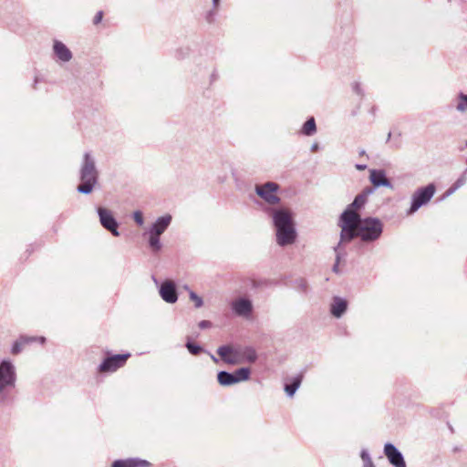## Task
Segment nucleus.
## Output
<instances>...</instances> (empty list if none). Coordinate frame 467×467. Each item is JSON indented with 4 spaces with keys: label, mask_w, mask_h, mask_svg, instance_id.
<instances>
[{
    "label": "nucleus",
    "mask_w": 467,
    "mask_h": 467,
    "mask_svg": "<svg viewBox=\"0 0 467 467\" xmlns=\"http://www.w3.org/2000/svg\"><path fill=\"white\" fill-rule=\"evenodd\" d=\"M466 146H467V140H466Z\"/></svg>",
    "instance_id": "49"
},
{
    "label": "nucleus",
    "mask_w": 467,
    "mask_h": 467,
    "mask_svg": "<svg viewBox=\"0 0 467 467\" xmlns=\"http://www.w3.org/2000/svg\"><path fill=\"white\" fill-rule=\"evenodd\" d=\"M21 339L23 340L25 345H30L33 343H39L41 345H44L46 343V337H33V336H20Z\"/></svg>",
    "instance_id": "26"
},
{
    "label": "nucleus",
    "mask_w": 467,
    "mask_h": 467,
    "mask_svg": "<svg viewBox=\"0 0 467 467\" xmlns=\"http://www.w3.org/2000/svg\"><path fill=\"white\" fill-rule=\"evenodd\" d=\"M217 380L222 386H231L235 384L234 375L231 372L225 370L218 372Z\"/></svg>",
    "instance_id": "21"
},
{
    "label": "nucleus",
    "mask_w": 467,
    "mask_h": 467,
    "mask_svg": "<svg viewBox=\"0 0 467 467\" xmlns=\"http://www.w3.org/2000/svg\"><path fill=\"white\" fill-rule=\"evenodd\" d=\"M278 190L279 185L274 182L257 184L254 189L256 194L270 205H275L280 202L281 199L276 194Z\"/></svg>",
    "instance_id": "7"
},
{
    "label": "nucleus",
    "mask_w": 467,
    "mask_h": 467,
    "mask_svg": "<svg viewBox=\"0 0 467 467\" xmlns=\"http://www.w3.org/2000/svg\"><path fill=\"white\" fill-rule=\"evenodd\" d=\"M133 219L136 223L140 226H142L144 223L143 214L140 211H136L133 213Z\"/></svg>",
    "instance_id": "33"
},
{
    "label": "nucleus",
    "mask_w": 467,
    "mask_h": 467,
    "mask_svg": "<svg viewBox=\"0 0 467 467\" xmlns=\"http://www.w3.org/2000/svg\"><path fill=\"white\" fill-rule=\"evenodd\" d=\"M465 182V178L463 176L460 177L456 182L455 183L453 184V186L456 187V189H458L459 187H461L462 185H463Z\"/></svg>",
    "instance_id": "37"
},
{
    "label": "nucleus",
    "mask_w": 467,
    "mask_h": 467,
    "mask_svg": "<svg viewBox=\"0 0 467 467\" xmlns=\"http://www.w3.org/2000/svg\"><path fill=\"white\" fill-rule=\"evenodd\" d=\"M265 212L272 218L275 228L295 225L293 215L290 211L285 208H268Z\"/></svg>",
    "instance_id": "10"
},
{
    "label": "nucleus",
    "mask_w": 467,
    "mask_h": 467,
    "mask_svg": "<svg viewBox=\"0 0 467 467\" xmlns=\"http://www.w3.org/2000/svg\"><path fill=\"white\" fill-rule=\"evenodd\" d=\"M384 454L392 466L407 467L403 454L394 444L387 442L384 445Z\"/></svg>",
    "instance_id": "13"
},
{
    "label": "nucleus",
    "mask_w": 467,
    "mask_h": 467,
    "mask_svg": "<svg viewBox=\"0 0 467 467\" xmlns=\"http://www.w3.org/2000/svg\"><path fill=\"white\" fill-rule=\"evenodd\" d=\"M338 249H339L338 247H334L335 264H334V265L332 267V271L335 274H339L340 273V270H339L340 262L342 260H345V258L347 256V252L346 251H341V250H338Z\"/></svg>",
    "instance_id": "24"
},
{
    "label": "nucleus",
    "mask_w": 467,
    "mask_h": 467,
    "mask_svg": "<svg viewBox=\"0 0 467 467\" xmlns=\"http://www.w3.org/2000/svg\"><path fill=\"white\" fill-rule=\"evenodd\" d=\"M456 191V187L455 186H451L450 187L447 192H446V195L449 196L451 195V193H453L454 192Z\"/></svg>",
    "instance_id": "39"
},
{
    "label": "nucleus",
    "mask_w": 467,
    "mask_h": 467,
    "mask_svg": "<svg viewBox=\"0 0 467 467\" xmlns=\"http://www.w3.org/2000/svg\"><path fill=\"white\" fill-rule=\"evenodd\" d=\"M80 183L77 187V191L82 194H89L99 181V171L96 167V161L89 152L83 155L82 163L79 170Z\"/></svg>",
    "instance_id": "2"
},
{
    "label": "nucleus",
    "mask_w": 467,
    "mask_h": 467,
    "mask_svg": "<svg viewBox=\"0 0 467 467\" xmlns=\"http://www.w3.org/2000/svg\"><path fill=\"white\" fill-rule=\"evenodd\" d=\"M435 192L436 186L434 183L418 188L411 195L410 206L406 213L407 215L414 214L420 207L426 205L434 196Z\"/></svg>",
    "instance_id": "5"
},
{
    "label": "nucleus",
    "mask_w": 467,
    "mask_h": 467,
    "mask_svg": "<svg viewBox=\"0 0 467 467\" xmlns=\"http://www.w3.org/2000/svg\"><path fill=\"white\" fill-rule=\"evenodd\" d=\"M275 229L276 244L285 247L294 244L297 237L296 225L277 227Z\"/></svg>",
    "instance_id": "11"
},
{
    "label": "nucleus",
    "mask_w": 467,
    "mask_h": 467,
    "mask_svg": "<svg viewBox=\"0 0 467 467\" xmlns=\"http://www.w3.org/2000/svg\"><path fill=\"white\" fill-rule=\"evenodd\" d=\"M374 193V189L368 186L364 188L347 206L339 216L338 226L340 227V239L335 247L338 250L346 251L345 243H350L355 238H359L357 223L359 220L358 211L362 209L368 202V197Z\"/></svg>",
    "instance_id": "1"
},
{
    "label": "nucleus",
    "mask_w": 467,
    "mask_h": 467,
    "mask_svg": "<svg viewBox=\"0 0 467 467\" xmlns=\"http://www.w3.org/2000/svg\"><path fill=\"white\" fill-rule=\"evenodd\" d=\"M456 109L460 112L467 111V94L460 92L458 94V103Z\"/></svg>",
    "instance_id": "28"
},
{
    "label": "nucleus",
    "mask_w": 467,
    "mask_h": 467,
    "mask_svg": "<svg viewBox=\"0 0 467 467\" xmlns=\"http://www.w3.org/2000/svg\"><path fill=\"white\" fill-rule=\"evenodd\" d=\"M232 310L239 317H249L253 312L252 301L246 297L235 299L231 304Z\"/></svg>",
    "instance_id": "15"
},
{
    "label": "nucleus",
    "mask_w": 467,
    "mask_h": 467,
    "mask_svg": "<svg viewBox=\"0 0 467 467\" xmlns=\"http://www.w3.org/2000/svg\"><path fill=\"white\" fill-rule=\"evenodd\" d=\"M319 148L318 144L317 143H313L312 146H311V150L312 151H316Z\"/></svg>",
    "instance_id": "40"
},
{
    "label": "nucleus",
    "mask_w": 467,
    "mask_h": 467,
    "mask_svg": "<svg viewBox=\"0 0 467 467\" xmlns=\"http://www.w3.org/2000/svg\"><path fill=\"white\" fill-rule=\"evenodd\" d=\"M151 463L140 458L119 459L112 462L111 467H150Z\"/></svg>",
    "instance_id": "18"
},
{
    "label": "nucleus",
    "mask_w": 467,
    "mask_h": 467,
    "mask_svg": "<svg viewBox=\"0 0 467 467\" xmlns=\"http://www.w3.org/2000/svg\"><path fill=\"white\" fill-rule=\"evenodd\" d=\"M185 347L188 349V351L194 356H197L202 351H204L202 346L191 341L190 339L187 340Z\"/></svg>",
    "instance_id": "27"
},
{
    "label": "nucleus",
    "mask_w": 467,
    "mask_h": 467,
    "mask_svg": "<svg viewBox=\"0 0 467 467\" xmlns=\"http://www.w3.org/2000/svg\"><path fill=\"white\" fill-rule=\"evenodd\" d=\"M359 233V239L365 244H370L378 241L382 235L384 224L377 217H361L357 223Z\"/></svg>",
    "instance_id": "3"
},
{
    "label": "nucleus",
    "mask_w": 467,
    "mask_h": 467,
    "mask_svg": "<svg viewBox=\"0 0 467 467\" xmlns=\"http://www.w3.org/2000/svg\"><path fill=\"white\" fill-rule=\"evenodd\" d=\"M152 280L155 283V285H159V281L155 276H152Z\"/></svg>",
    "instance_id": "43"
},
{
    "label": "nucleus",
    "mask_w": 467,
    "mask_h": 467,
    "mask_svg": "<svg viewBox=\"0 0 467 467\" xmlns=\"http://www.w3.org/2000/svg\"><path fill=\"white\" fill-rule=\"evenodd\" d=\"M375 111H376V109L373 107V108L371 109V113H372V114H375Z\"/></svg>",
    "instance_id": "45"
},
{
    "label": "nucleus",
    "mask_w": 467,
    "mask_h": 467,
    "mask_svg": "<svg viewBox=\"0 0 467 467\" xmlns=\"http://www.w3.org/2000/svg\"><path fill=\"white\" fill-rule=\"evenodd\" d=\"M159 294L161 298L168 304H174L178 300L177 286L172 280L166 279L161 282L159 285Z\"/></svg>",
    "instance_id": "12"
},
{
    "label": "nucleus",
    "mask_w": 467,
    "mask_h": 467,
    "mask_svg": "<svg viewBox=\"0 0 467 467\" xmlns=\"http://www.w3.org/2000/svg\"><path fill=\"white\" fill-rule=\"evenodd\" d=\"M352 90L360 98H363L365 93L359 82L355 81L352 84Z\"/></svg>",
    "instance_id": "32"
},
{
    "label": "nucleus",
    "mask_w": 467,
    "mask_h": 467,
    "mask_svg": "<svg viewBox=\"0 0 467 467\" xmlns=\"http://www.w3.org/2000/svg\"><path fill=\"white\" fill-rule=\"evenodd\" d=\"M356 169L358 170V171H364L367 169V165L366 164H356L355 165Z\"/></svg>",
    "instance_id": "38"
},
{
    "label": "nucleus",
    "mask_w": 467,
    "mask_h": 467,
    "mask_svg": "<svg viewBox=\"0 0 467 467\" xmlns=\"http://www.w3.org/2000/svg\"><path fill=\"white\" fill-rule=\"evenodd\" d=\"M369 181L373 185L374 191L376 188L386 187L393 189V184L387 178L386 171L382 169H372L369 171Z\"/></svg>",
    "instance_id": "14"
},
{
    "label": "nucleus",
    "mask_w": 467,
    "mask_h": 467,
    "mask_svg": "<svg viewBox=\"0 0 467 467\" xmlns=\"http://www.w3.org/2000/svg\"><path fill=\"white\" fill-rule=\"evenodd\" d=\"M360 457L363 462V467H375L368 450L363 449L360 452Z\"/></svg>",
    "instance_id": "29"
},
{
    "label": "nucleus",
    "mask_w": 467,
    "mask_h": 467,
    "mask_svg": "<svg viewBox=\"0 0 467 467\" xmlns=\"http://www.w3.org/2000/svg\"><path fill=\"white\" fill-rule=\"evenodd\" d=\"M232 374L234 375V381L236 384V383H239L242 381L248 380L250 379L251 369L249 368L244 367V368H237Z\"/></svg>",
    "instance_id": "22"
},
{
    "label": "nucleus",
    "mask_w": 467,
    "mask_h": 467,
    "mask_svg": "<svg viewBox=\"0 0 467 467\" xmlns=\"http://www.w3.org/2000/svg\"><path fill=\"white\" fill-rule=\"evenodd\" d=\"M184 289H185V290H188L189 292L191 291L188 285H185V286H184Z\"/></svg>",
    "instance_id": "46"
},
{
    "label": "nucleus",
    "mask_w": 467,
    "mask_h": 467,
    "mask_svg": "<svg viewBox=\"0 0 467 467\" xmlns=\"http://www.w3.org/2000/svg\"><path fill=\"white\" fill-rule=\"evenodd\" d=\"M348 303L347 299L340 296H334L330 304V314L336 317L340 318L347 311Z\"/></svg>",
    "instance_id": "17"
},
{
    "label": "nucleus",
    "mask_w": 467,
    "mask_h": 467,
    "mask_svg": "<svg viewBox=\"0 0 467 467\" xmlns=\"http://www.w3.org/2000/svg\"><path fill=\"white\" fill-rule=\"evenodd\" d=\"M16 373L14 364L4 359L0 362V392L6 388H13L16 384Z\"/></svg>",
    "instance_id": "8"
},
{
    "label": "nucleus",
    "mask_w": 467,
    "mask_h": 467,
    "mask_svg": "<svg viewBox=\"0 0 467 467\" xmlns=\"http://www.w3.org/2000/svg\"><path fill=\"white\" fill-rule=\"evenodd\" d=\"M217 354L221 357V358L227 364H237L239 361L233 357L235 354V350L234 348L228 345L220 346L217 348Z\"/></svg>",
    "instance_id": "19"
},
{
    "label": "nucleus",
    "mask_w": 467,
    "mask_h": 467,
    "mask_svg": "<svg viewBox=\"0 0 467 467\" xmlns=\"http://www.w3.org/2000/svg\"><path fill=\"white\" fill-rule=\"evenodd\" d=\"M102 18H103V12L99 11L94 16V19H93L94 25L99 24L101 22Z\"/></svg>",
    "instance_id": "36"
},
{
    "label": "nucleus",
    "mask_w": 467,
    "mask_h": 467,
    "mask_svg": "<svg viewBox=\"0 0 467 467\" xmlns=\"http://www.w3.org/2000/svg\"><path fill=\"white\" fill-rule=\"evenodd\" d=\"M171 214L158 217L150 227L144 233L148 236V244L152 254H158L162 249L161 235L168 229L171 223Z\"/></svg>",
    "instance_id": "4"
},
{
    "label": "nucleus",
    "mask_w": 467,
    "mask_h": 467,
    "mask_svg": "<svg viewBox=\"0 0 467 467\" xmlns=\"http://www.w3.org/2000/svg\"><path fill=\"white\" fill-rule=\"evenodd\" d=\"M37 80H38V79H37V78L36 77V78H35V85L37 83Z\"/></svg>",
    "instance_id": "48"
},
{
    "label": "nucleus",
    "mask_w": 467,
    "mask_h": 467,
    "mask_svg": "<svg viewBox=\"0 0 467 467\" xmlns=\"http://www.w3.org/2000/svg\"><path fill=\"white\" fill-rule=\"evenodd\" d=\"M296 283L297 284V287H298L299 291H301L302 293L307 292V283L305 279H303V278L297 279L296 281Z\"/></svg>",
    "instance_id": "34"
},
{
    "label": "nucleus",
    "mask_w": 467,
    "mask_h": 467,
    "mask_svg": "<svg viewBox=\"0 0 467 467\" xmlns=\"http://www.w3.org/2000/svg\"><path fill=\"white\" fill-rule=\"evenodd\" d=\"M189 297L192 301L194 302V306L196 308H200L203 306V300L201 296H199L195 292L190 291Z\"/></svg>",
    "instance_id": "31"
},
{
    "label": "nucleus",
    "mask_w": 467,
    "mask_h": 467,
    "mask_svg": "<svg viewBox=\"0 0 467 467\" xmlns=\"http://www.w3.org/2000/svg\"><path fill=\"white\" fill-rule=\"evenodd\" d=\"M257 353L252 347L244 348L243 351V358L248 363H254L257 360Z\"/></svg>",
    "instance_id": "25"
},
{
    "label": "nucleus",
    "mask_w": 467,
    "mask_h": 467,
    "mask_svg": "<svg viewBox=\"0 0 467 467\" xmlns=\"http://www.w3.org/2000/svg\"><path fill=\"white\" fill-rule=\"evenodd\" d=\"M26 345L24 344L23 340L21 339V337H19L12 345V348H11V353L13 355H17L19 353L22 352L24 347Z\"/></svg>",
    "instance_id": "30"
},
{
    "label": "nucleus",
    "mask_w": 467,
    "mask_h": 467,
    "mask_svg": "<svg viewBox=\"0 0 467 467\" xmlns=\"http://www.w3.org/2000/svg\"><path fill=\"white\" fill-rule=\"evenodd\" d=\"M390 137H391V132H389V134H388V140L390 139Z\"/></svg>",
    "instance_id": "47"
},
{
    "label": "nucleus",
    "mask_w": 467,
    "mask_h": 467,
    "mask_svg": "<svg viewBox=\"0 0 467 467\" xmlns=\"http://www.w3.org/2000/svg\"><path fill=\"white\" fill-rule=\"evenodd\" d=\"M210 357L213 362H218V358L214 355L210 354Z\"/></svg>",
    "instance_id": "41"
},
{
    "label": "nucleus",
    "mask_w": 467,
    "mask_h": 467,
    "mask_svg": "<svg viewBox=\"0 0 467 467\" xmlns=\"http://www.w3.org/2000/svg\"><path fill=\"white\" fill-rule=\"evenodd\" d=\"M130 357V353L110 355L109 351L106 352V357L98 367L100 373H112L119 368L124 367L127 360Z\"/></svg>",
    "instance_id": "6"
},
{
    "label": "nucleus",
    "mask_w": 467,
    "mask_h": 467,
    "mask_svg": "<svg viewBox=\"0 0 467 467\" xmlns=\"http://www.w3.org/2000/svg\"><path fill=\"white\" fill-rule=\"evenodd\" d=\"M301 132L306 136H312L317 132L316 120L313 117L309 118L304 123Z\"/></svg>",
    "instance_id": "23"
},
{
    "label": "nucleus",
    "mask_w": 467,
    "mask_h": 467,
    "mask_svg": "<svg viewBox=\"0 0 467 467\" xmlns=\"http://www.w3.org/2000/svg\"><path fill=\"white\" fill-rule=\"evenodd\" d=\"M198 327L201 329L210 328L212 327V322L209 320H202L199 322Z\"/></svg>",
    "instance_id": "35"
},
{
    "label": "nucleus",
    "mask_w": 467,
    "mask_h": 467,
    "mask_svg": "<svg viewBox=\"0 0 467 467\" xmlns=\"http://www.w3.org/2000/svg\"><path fill=\"white\" fill-rule=\"evenodd\" d=\"M53 52L57 59L64 63L70 61L73 57L70 49L59 40H54Z\"/></svg>",
    "instance_id": "16"
},
{
    "label": "nucleus",
    "mask_w": 467,
    "mask_h": 467,
    "mask_svg": "<svg viewBox=\"0 0 467 467\" xmlns=\"http://www.w3.org/2000/svg\"><path fill=\"white\" fill-rule=\"evenodd\" d=\"M365 153H366L365 150H359V155H360V156L365 155Z\"/></svg>",
    "instance_id": "44"
},
{
    "label": "nucleus",
    "mask_w": 467,
    "mask_h": 467,
    "mask_svg": "<svg viewBox=\"0 0 467 467\" xmlns=\"http://www.w3.org/2000/svg\"><path fill=\"white\" fill-rule=\"evenodd\" d=\"M303 380V375L298 374L289 379L288 382L285 384V391L288 397H293L296 390L299 389Z\"/></svg>",
    "instance_id": "20"
},
{
    "label": "nucleus",
    "mask_w": 467,
    "mask_h": 467,
    "mask_svg": "<svg viewBox=\"0 0 467 467\" xmlns=\"http://www.w3.org/2000/svg\"><path fill=\"white\" fill-rule=\"evenodd\" d=\"M97 213L99 215L101 226L109 231L113 236L119 237L120 233L119 231V222L114 217L112 212L105 207H98Z\"/></svg>",
    "instance_id": "9"
},
{
    "label": "nucleus",
    "mask_w": 467,
    "mask_h": 467,
    "mask_svg": "<svg viewBox=\"0 0 467 467\" xmlns=\"http://www.w3.org/2000/svg\"><path fill=\"white\" fill-rule=\"evenodd\" d=\"M220 0H213V4L214 6H217L219 5Z\"/></svg>",
    "instance_id": "42"
}]
</instances>
